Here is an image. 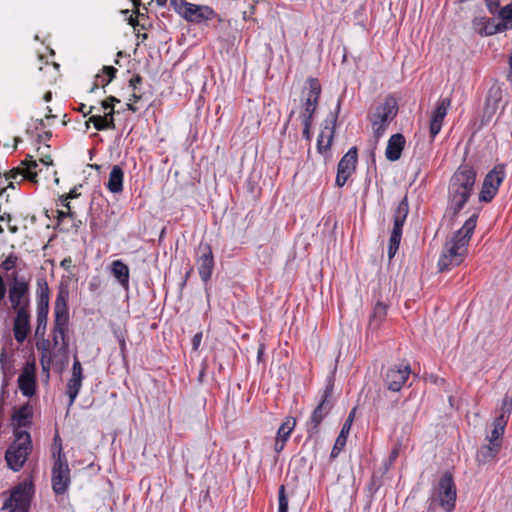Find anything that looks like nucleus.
<instances>
[{
  "label": "nucleus",
  "mask_w": 512,
  "mask_h": 512,
  "mask_svg": "<svg viewBox=\"0 0 512 512\" xmlns=\"http://www.w3.org/2000/svg\"><path fill=\"white\" fill-rule=\"evenodd\" d=\"M51 453L54 461L56 459L67 460L65 454L63 453L62 439L58 433H56L53 438Z\"/></svg>",
  "instance_id": "ea45409f"
},
{
  "label": "nucleus",
  "mask_w": 512,
  "mask_h": 512,
  "mask_svg": "<svg viewBox=\"0 0 512 512\" xmlns=\"http://www.w3.org/2000/svg\"><path fill=\"white\" fill-rule=\"evenodd\" d=\"M38 166L37 162L29 157L21 162L20 166L15 167L7 172L5 175L8 182L7 188H15V184L27 180L32 183H37V172L35 168Z\"/></svg>",
  "instance_id": "4468645a"
},
{
  "label": "nucleus",
  "mask_w": 512,
  "mask_h": 512,
  "mask_svg": "<svg viewBox=\"0 0 512 512\" xmlns=\"http://www.w3.org/2000/svg\"><path fill=\"white\" fill-rule=\"evenodd\" d=\"M303 124V137L310 142L311 141V127L313 124V120L302 119Z\"/></svg>",
  "instance_id": "09e8293b"
},
{
  "label": "nucleus",
  "mask_w": 512,
  "mask_h": 512,
  "mask_svg": "<svg viewBox=\"0 0 512 512\" xmlns=\"http://www.w3.org/2000/svg\"><path fill=\"white\" fill-rule=\"evenodd\" d=\"M296 423L297 421L294 417L287 416L278 428L274 443V451L277 454L284 450L287 441L296 427Z\"/></svg>",
  "instance_id": "bb28decb"
},
{
  "label": "nucleus",
  "mask_w": 512,
  "mask_h": 512,
  "mask_svg": "<svg viewBox=\"0 0 512 512\" xmlns=\"http://www.w3.org/2000/svg\"><path fill=\"white\" fill-rule=\"evenodd\" d=\"M406 139L401 133L393 134L387 142L385 156L391 161H397L402 155V151L405 147Z\"/></svg>",
  "instance_id": "c85d7f7f"
},
{
  "label": "nucleus",
  "mask_w": 512,
  "mask_h": 512,
  "mask_svg": "<svg viewBox=\"0 0 512 512\" xmlns=\"http://www.w3.org/2000/svg\"><path fill=\"white\" fill-rule=\"evenodd\" d=\"M479 217L478 212H474L457 230L451 240L444 245L443 251L438 259L439 271H449L453 267L459 266L465 259L468 251V245L474 233Z\"/></svg>",
  "instance_id": "f03ea898"
},
{
  "label": "nucleus",
  "mask_w": 512,
  "mask_h": 512,
  "mask_svg": "<svg viewBox=\"0 0 512 512\" xmlns=\"http://www.w3.org/2000/svg\"><path fill=\"white\" fill-rule=\"evenodd\" d=\"M355 408L350 412L348 415L345 423L343 424L341 431L336 438V441L334 443V446L331 450L330 459H335L338 457V455L342 452L344 447L346 446L347 438L351 429V425L355 416Z\"/></svg>",
  "instance_id": "cd10ccee"
},
{
  "label": "nucleus",
  "mask_w": 512,
  "mask_h": 512,
  "mask_svg": "<svg viewBox=\"0 0 512 512\" xmlns=\"http://www.w3.org/2000/svg\"><path fill=\"white\" fill-rule=\"evenodd\" d=\"M332 393L333 385L328 384L323 391L321 401L314 408L309 420L306 422L305 427L309 438L318 435L322 421L330 413L332 409V403L330 401Z\"/></svg>",
  "instance_id": "1a4fd4ad"
},
{
  "label": "nucleus",
  "mask_w": 512,
  "mask_h": 512,
  "mask_svg": "<svg viewBox=\"0 0 512 512\" xmlns=\"http://www.w3.org/2000/svg\"><path fill=\"white\" fill-rule=\"evenodd\" d=\"M340 107L341 103L339 100L336 106L335 113H331L330 116L325 120V125L318 135L317 151L322 155H325L330 151L335 135L336 123L338 119V114L340 112Z\"/></svg>",
  "instance_id": "2eb2a0df"
},
{
  "label": "nucleus",
  "mask_w": 512,
  "mask_h": 512,
  "mask_svg": "<svg viewBox=\"0 0 512 512\" xmlns=\"http://www.w3.org/2000/svg\"><path fill=\"white\" fill-rule=\"evenodd\" d=\"M487 7L491 13H494L499 7V0H485Z\"/></svg>",
  "instance_id": "6e6d98bb"
},
{
  "label": "nucleus",
  "mask_w": 512,
  "mask_h": 512,
  "mask_svg": "<svg viewBox=\"0 0 512 512\" xmlns=\"http://www.w3.org/2000/svg\"><path fill=\"white\" fill-rule=\"evenodd\" d=\"M57 225L61 231L69 232L72 228L77 230L82 224L81 221L76 222V213L74 211L57 210Z\"/></svg>",
  "instance_id": "c756f323"
},
{
  "label": "nucleus",
  "mask_w": 512,
  "mask_h": 512,
  "mask_svg": "<svg viewBox=\"0 0 512 512\" xmlns=\"http://www.w3.org/2000/svg\"><path fill=\"white\" fill-rule=\"evenodd\" d=\"M5 294H6L5 282H4L3 278H2V276L0 275V302L5 297Z\"/></svg>",
  "instance_id": "13d9d810"
},
{
  "label": "nucleus",
  "mask_w": 512,
  "mask_h": 512,
  "mask_svg": "<svg viewBox=\"0 0 512 512\" xmlns=\"http://www.w3.org/2000/svg\"><path fill=\"white\" fill-rule=\"evenodd\" d=\"M18 388L26 397H32L36 392V364L28 361L24 364L18 377Z\"/></svg>",
  "instance_id": "aec40b11"
},
{
  "label": "nucleus",
  "mask_w": 512,
  "mask_h": 512,
  "mask_svg": "<svg viewBox=\"0 0 512 512\" xmlns=\"http://www.w3.org/2000/svg\"><path fill=\"white\" fill-rule=\"evenodd\" d=\"M278 512H288V498L285 494L284 485H281L278 491Z\"/></svg>",
  "instance_id": "a18cd8bd"
},
{
  "label": "nucleus",
  "mask_w": 512,
  "mask_h": 512,
  "mask_svg": "<svg viewBox=\"0 0 512 512\" xmlns=\"http://www.w3.org/2000/svg\"><path fill=\"white\" fill-rule=\"evenodd\" d=\"M111 272L119 284L128 289L129 287V267L122 260H115L111 265Z\"/></svg>",
  "instance_id": "473e14b6"
},
{
  "label": "nucleus",
  "mask_w": 512,
  "mask_h": 512,
  "mask_svg": "<svg viewBox=\"0 0 512 512\" xmlns=\"http://www.w3.org/2000/svg\"><path fill=\"white\" fill-rule=\"evenodd\" d=\"M52 489L55 494H64L70 485V468L67 460L56 459L52 467Z\"/></svg>",
  "instance_id": "f3484780"
},
{
  "label": "nucleus",
  "mask_w": 512,
  "mask_h": 512,
  "mask_svg": "<svg viewBox=\"0 0 512 512\" xmlns=\"http://www.w3.org/2000/svg\"><path fill=\"white\" fill-rule=\"evenodd\" d=\"M18 261L19 257L11 253L1 262L0 268L5 272H9L17 267Z\"/></svg>",
  "instance_id": "79ce46f5"
},
{
  "label": "nucleus",
  "mask_w": 512,
  "mask_h": 512,
  "mask_svg": "<svg viewBox=\"0 0 512 512\" xmlns=\"http://www.w3.org/2000/svg\"><path fill=\"white\" fill-rule=\"evenodd\" d=\"M198 253L196 258L198 272L202 281L206 283L210 280L214 269V256L211 245L201 242Z\"/></svg>",
  "instance_id": "6ab92c4d"
},
{
  "label": "nucleus",
  "mask_w": 512,
  "mask_h": 512,
  "mask_svg": "<svg viewBox=\"0 0 512 512\" xmlns=\"http://www.w3.org/2000/svg\"><path fill=\"white\" fill-rule=\"evenodd\" d=\"M142 96L136 92V90H133V93L131 94V97L129 98L130 103L127 104V109L136 112L138 111V108L135 106L136 103H138L141 100Z\"/></svg>",
  "instance_id": "de8ad7c7"
},
{
  "label": "nucleus",
  "mask_w": 512,
  "mask_h": 512,
  "mask_svg": "<svg viewBox=\"0 0 512 512\" xmlns=\"http://www.w3.org/2000/svg\"><path fill=\"white\" fill-rule=\"evenodd\" d=\"M100 286V281L99 280H93L89 283V290L90 291H95L99 288Z\"/></svg>",
  "instance_id": "69168bd1"
},
{
  "label": "nucleus",
  "mask_w": 512,
  "mask_h": 512,
  "mask_svg": "<svg viewBox=\"0 0 512 512\" xmlns=\"http://www.w3.org/2000/svg\"><path fill=\"white\" fill-rule=\"evenodd\" d=\"M476 171L469 164L460 165L453 173L448 185L446 215L452 223L471 197L476 182Z\"/></svg>",
  "instance_id": "f257e3e1"
},
{
  "label": "nucleus",
  "mask_w": 512,
  "mask_h": 512,
  "mask_svg": "<svg viewBox=\"0 0 512 512\" xmlns=\"http://www.w3.org/2000/svg\"><path fill=\"white\" fill-rule=\"evenodd\" d=\"M83 379H84L83 368H82V365H81L79 359L75 355L74 362L72 365V370H71V377L68 380L67 386H66V394L69 397V403H68L69 407H71L74 404V402L81 390Z\"/></svg>",
  "instance_id": "412c9836"
},
{
  "label": "nucleus",
  "mask_w": 512,
  "mask_h": 512,
  "mask_svg": "<svg viewBox=\"0 0 512 512\" xmlns=\"http://www.w3.org/2000/svg\"><path fill=\"white\" fill-rule=\"evenodd\" d=\"M38 351H40V363L44 371H49L52 364V354L50 351L51 343L49 340H42L36 344Z\"/></svg>",
  "instance_id": "c9c22d12"
},
{
  "label": "nucleus",
  "mask_w": 512,
  "mask_h": 512,
  "mask_svg": "<svg viewBox=\"0 0 512 512\" xmlns=\"http://www.w3.org/2000/svg\"><path fill=\"white\" fill-rule=\"evenodd\" d=\"M386 315L387 306L382 302H377L373 308L370 322L379 325L385 319Z\"/></svg>",
  "instance_id": "58836bf2"
},
{
  "label": "nucleus",
  "mask_w": 512,
  "mask_h": 512,
  "mask_svg": "<svg viewBox=\"0 0 512 512\" xmlns=\"http://www.w3.org/2000/svg\"><path fill=\"white\" fill-rule=\"evenodd\" d=\"M511 413H512V398L505 396L502 400L500 414L497 417L503 418L505 421H508Z\"/></svg>",
  "instance_id": "a19ab883"
},
{
  "label": "nucleus",
  "mask_w": 512,
  "mask_h": 512,
  "mask_svg": "<svg viewBox=\"0 0 512 512\" xmlns=\"http://www.w3.org/2000/svg\"><path fill=\"white\" fill-rule=\"evenodd\" d=\"M399 452H400V445L397 444L392 448L391 453L389 455V461L391 463H393L397 459V457L399 456Z\"/></svg>",
  "instance_id": "864d4df0"
},
{
  "label": "nucleus",
  "mask_w": 512,
  "mask_h": 512,
  "mask_svg": "<svg viewBox=\"0 0 512 512\" xmlns=\"http://www.w3.org/2000/svg\"><path fill=\"white\" fill-rule=\"evenodd\" d=\"M501 450V444L490 443L479 448L476 460L479 464H487L494 461Z\"/></svg>",
  "instance_id": "7c9ffc66"
},
{
  "label": "nucleus",
  "mask_w": 512,
  "mask_h": 512,
  "mask_svg": "<svg viewBox=\"0 0 512 512\" xmlns=\"http://www.w3.org/2000/svg\"><path fill=\"white\" fill-rule=\"evenodd\" d=\"M474 30L480 35H493L509 29L507 23H497L493 18L475 17L472 21Z\"/></svg>",
  "instance_id": "a878e982"
},
{
  "label": "nucleus",
  "mask_w": 512,
  "mask_h": 512,
  "mask_svg": "<svg viewBox=\"0 0 512 512\" xmlns=\"http://www.w3.org/2000/svg\"><path fill=\"white\" fill-rule=\"evenodd\" d=\"M46 111L45 119L49 120L56 118V116L52 114V109L49 106L46 108Z\"/></svg>",
  "instance_id": "774afa93"
},
{
  "label": "nucleus",
  "mask_w": 512,
  "mask_h": 512,
  "mask_svg": "<svg viewBox=\"0 0 512 512\" xmlns=\"http://www.w3.org/2000/svg\"><path fill=\"white\" fill-rule=\"evenodd\" d=\"M8 299L13 312L30 310V285L25 278H19L13 274L12 282L8 289Z\"/></svg>",
  "instance_id": "423d86ee"
},
{
  "label": "nucleus",
  "mask_w": 512,
  "mask_h": 512,
  "mask_svg": "<svg viewBox=\"0 0 512 512\" xmlns=\"http://www.w3.org/2000/svg\"><path fill=\"white\" fill-rule=\"evenodd\" d=\"M105 118L106 117L101 115H92L89 117L88 122L93 123L97 131H104L109 129Z\"/></svg>",
  "instance_id": "c03bdc74"
},
{
  "label": "nucleus",
  "mask_w": 512,
  "mask_h": 512,
  "mask_svg": "<svg viewBox=\"0 0 512 512\" xmlns=\"http://www.w3.org/2000/svg\"><path fill=\"white\" fill-rule=\"evenodd\" d=\"M451 106V99L449 97L440 98L435 109L432 111L430 119V136L432 140L439 134L442 129L443 121Z\"/></svg>",
  "instance_id": "5701e85b"
},
{
  "label": "nucleus",
  "mask_w": 512,
  "mask_h": 512,
  "mask_svg": "<svg viewBox=\"0 0 512 512\" xmlns=\"http://www.w3.org/2000/svg\"><path fill=\"white\" fill-rule=\"evenodd\" d=\"M52 137L51 131H45L43 134L39 135L40 141H48Z\"/></svg>",
  "instance_id": "0e129e2a"
},
{
  "label": "nucleus",
  "mask_w": 512,
  "mask_h": 512,
  "mask_svg": "<svg viewBox=\"0 0 512 512\" xmlns=\"http://www.w3.org/2000/svg\"><path fill=\"white\" fill-rule=\"evenodd\" d=\"M13 336L17 343L22 344L31 332V311L14 312Z\"/></svg>",
  "instance_id": "4be33fe9"
},
{
  "label": "nucleus",
  "mask_w": 512,
  "mask_h": 512,
  "mask_svg": "<svg viewBox=\"0 0 512 512\" xmlns=\"http://www.w3.org/2000/svg\"><path fill=\"white\" fill-rule=\"evenodd\" d=\"M174 11L192 24H203L217 17L216 11L207 5H197L186 0H170Z\"/></svg>",
  "instance_id": "39448f33"
},
{
  "label": "nucleus",
  "mask_w": 512,
  "mask_h": 512,
  "mask_svg": "<svg viewBox=\"0 0 512 512\" xmlns=\"http://www.w3.org/2000/svg\"><path fill=\"white\" fill-rule=\"evenodd\" d=\"M69 292L67 289L60 288L54 304V323L55 331L59 332L64 347L68 346L67 332L69 325Z\"/></svg>",
  "instance_id": "0eeeda50"
},
{
  "label": "nucleus",
  "mask_w": 512,
  "mask_h": 512,
  "mask_svg": "<svg viewBox=\"0 0 512 512\" xmlns=\"http://www.w3.org/2000/svg\"><path fill=\"white\" fill-rule=\"evenodd\" d=\"M124 172L119 165H114L110 171L107 189L112 193H120L123 191Z\"/></svg>",
  "instance_id": "2f4dec72"
},
{
  "label": "nucleus",
  "mask_w": 512,
  "mask_h": 512,
  "mask_svg": "<svg viewBox=\"0 0 512 512\" xmlns=\"http://www.w3.org/2000/svg\"><path fill=\"white\" fill-rule=\"evenodd\" d=\"M143 82V78L139 74H135L130 80H129V86L132 87L133 90H137L138 86L141 85Z\"/></svg>",
  "instance_id": "8fccbe9b"
},
{
  "label": "nucleus",
  "mask_w": 512,
  "mask_h": 512,
  "mask_svg": "<svg viewBox=\"0 0 512 512\" xmlns=\"http://www.w3.org/2000/svg\"><path fill=\"white\" fill-rule=\"evenodd\" d=\"M456 498L457 492L453 476L451 473L445 472L438 482L433 499L445 512H452L456 506Z\"/></svg>",
  "instance_id": "9d476101"
},
{
  "label": "nucleus",
  "mask_w": 512,
  "mask_h": 512,
  "mask_svg": "<svg viewBox=\"0 0 512 512\" xmlns=\"http://www.w3.org/2000/svg\"><path fill=\"white\" fill-rule=\"evenodd\" d=\"M201 340H202V333L199 332V333H196L193 338H192V345H193V348L196 350L198 349L200 343H201Z\"/></svg>",
  "instance_id": "4d7b16f0"
},
{
  "label": "nucleus",
  "mask_w": 512,
  "mask_h": 512,
  "mask_svg": "<svg viewBox=\"0 0 512 512\" xmlns=\"http://www.w3.org/2000/svg\"><path fill=\"white\" fill-rule=\"evenodd\" d=\"M409 213V204L405 196L397 205L393 214V229L388 244V257L392 259L397 253L403 232V225Z\"/></svg>",
  "instance_id": "f8f14e48"
},
{
  "label": "nucleus",
  "mask_w": 512,
  "mask_h": 512,
  "mask_svg": "<svg viewBox=\"0 0 512 512\" xmlns=\"http://www.w3.org/2000/svg\"><path fill=\"white\" fill-rule=\"evenodd\" d=\"M94 106H90L88 108V110H86V105L85 104H81L80 107H79V111L83 113L84 116L92 113V111L94 110Z\"/></svg>",
  "instance_id": "bf43d9fd"
},
{
  "label": "nucleus",
  "mask_w": 512,
  "mask_h": 512,
  "mask_svg": "<svg viewBox=\"0 0 512 512\" xmlns=\"http://www.w3.org/2000/svg\"><path fill=\"white\" fill-rule=\"evenodd\" d=\"M60 266L66 270V271H69L71 269V267L73 266L72 264V258L71 257H66L64 258L61 262H60Z\"/></svg>",
  "instance_id": "5fc2aeb1"
},
{
  "label": "nucleus",
  "mask_w": 512,
  "mask_h": 512,
  "mask_svg": "<svg viewBox=\"0 0 512 512\" xmlns=\"http://www.w3.org/2000/svg\"><path fill=\"white\" fill-rule=\"evenodd\" d=\"M397 113L398 105L396 99L388 96L382 104L376 106L375 110L368 115L373 134L377 140L383 136L389 123L396 117Z\"/></svg>",
  "instance_id": "20e7f679"
},
{
  "label": "nucleus",
  "mask_w": 512,
  "mask_h": 512,
  "mask_svg": "<svg viewBox=\"0 0 512 512\" xmlns=\"http://www.w3.org/2000/svg\"><path fill=\"white\" fill-rule=\"evenodd\" d=\"M500 23H507L509 28H512V3L502 7L499 11Z\"/></svg>",
  "instance_id": "37998d69"
},
{
  "label": "nucleus",
  "mask_w": 512,
  "mask_h": 512,
  "mask_svg": "<svg viewBox=\"0 0 512 512\" xmlns=\"http://www.w3.org/2000/svg\"><path fill=\"white\" fill-rule=\"evenodd\" d=\"M502 100V89L498 85H493L488 90V93L486 95L484 109H483V116H482V123L487 124L491 121L493 116L496 114L499 104Z\"/></svg>",
  "instance_id": "393cba45"
},
{
  "label": "nucleus",
  "mask_w": 512,
  "mask_h": 512,
  "mask_svg": "<svg viewBox=\"0 0 512 512\" xmlns=\"http://www.w3.org/2000/svg\"><path fill=\"white\" fill-rule=\"evenodd\" d=\"M40 162L46 166V167H49L50 165H52V158L49 156V155H46V156H43L42 158H40Z\"/></svg>",
  "instance_id": "052dcab7"
},
{
  "label": "nucleus",
  "mask_w": 512,
  "mask_h": 512,
  "mask_svg": "<svg viewBox=\"0 0 512 512\" xmlns=\"http://www.w3.org/2000/svg\"><path fill=\"white\" fill-rule=\"evenodd\" d=\"M114 113L115 111H108L103 115L104 117H106L105 119L109 129H115Z\"/></svg>",
  "instance_id": "3c124183"
},
{
  "label": "nucleus",
  "mask_w": 512,
  "mask_h": 512,
  "mask_svg": "<svg viewBox=\"0 0 512 512\" xmlns=\"http://www.w3.org/2000/svg\"><path fill=\"white\" fill-rule=\"evenodd\" d=\"M34 490L32 484L20 483L11 489L10 496L4 501L2 510L8 512H28Z\"/></svg>",
  "instance_id": "9b49d317"
},
{
  "label": "nucleus",
  "mask_w": 512,
  "mask_h": 512,
  "mask_svg": "<svg viewBox=\"0 0 512 512\" xmlns=\"http://www.w3.org/2000/svg\"><path fill=\"white\" fill-rule=\"evenodd\" d=\"M120 100L114 96H109L105 100L101 102V106L104 110L108 111H114V105L115 103H119Z\"/></svg>",
  "instance_id": "49530a36"
},
{
  "label": "nucleus",
  "mask_w": 512,
  "mask_h": 512,
  "mask_svg": "<svg viewBox=\"0 0 512 512\" xmlns=\"http://www.w3.org/2000/svg\"><path fill=\"white\" fill-rule=\"evenodd\" d=\"M411 374V367L409 363H400L391 366L385 374V384L387 388L393 392H398L402 389Z\"/></svg>",
  "instance_id": "a211bd4d"
},
{
  "label": "nucleus",
  "mask_w": 512,
  "mask_h": 512,
  "mask_svg": "<svg viewBox=\"0 0 512 512\" xmlns=\"http://www.w3.org/2000/svg\"><path fill=\"white\" fill-rule=\"evenodd\" d=\"M117 69L113 66H104L102 74H97L95 80L90 88V93H93L99 87H106L116 76Z\"/></svg>",
  "instance_id": "f704fd0d"
},
{
  "label": "nucleus",
  "mask_w": 512,
  "mask_h": 512,
  "mask_svg": "<svg viewBox=\"0 0 512 512\" xmlns=\"http://www.w3.org/2000/svg\"><path fill=\"white\" fill-rule=\"evenodd\" d=\"M50 301V288L46 278L38 277L36 281V304L37 307H48Z\"/></svg>",
  "instance_id": "72a5a7b5"
},
{
  "label": "nucleus",
  "mask_w": 512,
  "mask_h": 512,
  "mask_svg": "<svg viewBox=\"0 0 512 512\" xmlns=\"http://www.w3.org/2000/svg\"><path fill=\"white\" fill-rule=\"evenodd\" d=\"M143 16H144V14H142V13H140V12L138 11V12H137V17H136V18H133V17H131V18H130V24H131L134 28H136V26H138V25H139L138 18L143 17Z\"/></svg>",
  "instance_id": "680f3d73"
},
{
  "label": "nucleus",
  "mask_w": 512,
  "mask_h": 512,
  "mask_svg": "<svg viewBox=\"0 0 512 512\" xmlns=\"http://www.w3.org/2000/svg\"><path fill=\"white\" fill-rule=\"evenodd\" d=\"M33 409L29 404L22 405L18 409H14L11 415V425L13 427V436L17 433H29L22 428H28L32 424Z\"/></svg>",
  "instance_id": "b1692460"
},
{
  "label": "nucleus",
  "mask_w": 512,
  "mask_h": 512,
  "mask_svg": "<svg viewBox=\"0 0 512 512\" xmlns=\"http://www.w3.org/2000/svg\"><path fill=\"white\" fill-rule=\"evenodd\" d=\"M358 161L357 147H351L346 154L340 159L337 165V174L335 185L339 188L343 187L350 176L355 172Z\"/></svg>",
  "instance_id": "dca6fc26"
},
{
  "label": "nucleus",
  "mask_w": 512,
  "mask_h": 512,
  "mask_svg": "<svg viewBox=\"0 0 512 512\" xmlns=\"http://www.w3.org/2000/svg\"><path fill=\"white\" fill-rule=\"evenodd\" d=\"M48 307H37V325L35 334L36 336H44L48 321Z\"/></svg>",
  "instance_id": "4c0bfd02"
},
{
  "label": "nucleus",
  "mask_w": 512,
  "mask_h": 512,
  "mask_svg": "<svg viewBox=\"0 0 512 512\" xmlns=\"http://www.w3.org/2000/svg\"><path fill=\"white\" fill-rule=\"evenodd\" d=\"M80 194L77 192V189L76 188H73L69 191V193L67 194H63L60 196V200H63V201H66V200H70V199H75L79 196Z\"/></svg>",
  "instance_id": "603ef678"
},
{
  "label": "nucleus",
  "mask_w": 512,
  "mask_h": 512,
  "mask_svg": "<svg viewBox=\"0 0 512 512\" xmlns=\"http://www.w3.org/2000/svg\"><path fill=\"white\" fill-rule=\"evenodd\" d=\"M322 88L319 80L309 77L305 82V87L301 95V113L302 119L313 120L317 110Z\"/></svg>",
  "instance_id": "6e6552de"
},
{
  "label": "nucleus",
  "mask_w": 512,
  "mask_h": 512,
  "mask_svg": "<svg viewBox=\"0 0 512 512\" xmlns=\"http://www.w3.org/2000/svg\"><path fill=\"white\" fill-rule=\"evenodd\" d=\"M32 448L30 433H17L5 452L7 466L15 472L20 471L31 454Z\"/></svg>",
  "instance_id": "7ed1b4c3"
},
{
  "label": "nucleus",
  "mask_w": 512,
  "mask_h": 512,
  "mask_svg": "<svg viewBox=\"0 0 512 512\" xmlns=\"http://www.w3.org/2000/svg\"><path fill=\"white\" fill-rule=\"evenodd\" d=\"M507 423L508 421H505L503 418H495L493 421V429L491 431V435L488 437L490 443L502 445V437L504 435Z\"/></svg>",
  "instance_id": "e433bc0d"
},
{
  "label": "nucleus",
  "mask_w": 512,
  "mask_h": 512,
  "mask_svg": "<svg viewBox=\"0 0 512 512\" xmlns=\"http://www.w3.org/2000/svg\"><path fill=\"white\" fill-rule=\"evenodd\" d=\"M52 336H53V344H54V346H57L59 344V338L61 339V336H60L59 332L55 331V327H53Z\"/></svg>",
  "instance_id": "e2e57ef3"
},
{
  "label": "nucleus",
  "mask_w": 512,
  "mask_h": 512,
  "mask_svg": "<svg viewBox=\"0 0 512 512\" xmlns=\"http://www.w3.org/2000/svg\"><path fill=\"white\" fill-rule=\"evenodd\" d=\"M506 178L505 164H497L490 170L482 183L479 201L490 203L497 195L499 188Z\"/></svg>",
  "instance_id": "ddd939ff"
},
{
  "label": "nucleus",
  "mask_w": 512,
  "mask_h": 512,
  "mask_svg": "<svg viewBox=\"0 0 512 512\" xmlns=\"http://www.w3.org/2000/svg\"><path fill=\"white\" fill-rule=\"evenodd\" d=\"M0 222L10 223L11 222L10 214L4 213V214L0 215Z\"/></svg>",
  "instance_id": "338daca9"
}]
</instances>
